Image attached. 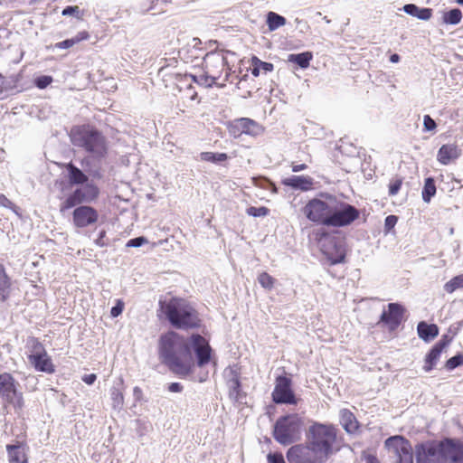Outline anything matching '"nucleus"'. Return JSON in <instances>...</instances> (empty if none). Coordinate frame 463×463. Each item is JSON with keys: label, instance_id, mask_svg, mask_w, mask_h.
<instances>
[{"label": "nucleus", "instance_id": "35", "mask_svg": "<svg viewBox=\"0 0 463 463\" xmlns=\"http://www.w3.org/2000/svg\"><path fill=\"white\" fill-rule=\"evenodd\" d=\"M312 57L311 52H305L298 54H289L288 61L298 64L302 69H306L309 66Z\"/></svg>", "mask_w": 463, "mask_h": 463}, {"label": "nucleus", "instance_id": "42", "mask_svg": "<svg viewBox=\"0 0 463 463\" xmlns=\"http://www.w3.org/2000/svg\"><path fill=\"white\" fill-rule=\"evenodd\" d=\"M461 364H463V354H456L455 356L449 358L446 362L445 367H446V369L451 371Z\"/></svg>", "mask_w": 463, "mask_h": 463}, {"label": "nucleus", "instance_id": "46", "mask_svg": "<svg viewBox=\"0 0 463 463\" xmlns=\"http://www.w3.org/2000/svg\"><path fill=\"white\" fill-rule=\"evenodd\" d=\"M191 78L193 79V80L194 82H197L201 85H204L207 87H212L214 84V83H212L211 77L208 76V74H206L205 72H204V74L200 75V76L191 75Z\"/></svg>", "mask_w": 463, "mask_h": 463}, {"label": "nucleus", "instance_id": "26", "mask_svg": "<svg viewBox=\"0 0 463 463\" xmlns=\"http://www.w3.org/2000/svg\"><path fill=\"white\" fill-rule=\"evenodd\" d=\"M9 463H28L25 448L22 444L7 445Z\"/></svg>", "mask_w": 463, "mask_h": 463}, {"label": "nucleus", "instance_id": "14", "mask_svg": "<svg viewBox=\"0 0 463 463\" xmlns=\"http://www.w3.org/2000/svg\"><path fill=\"white\" fill-rule=\"evenodd\" d=\"M439 442H429L417 447V463H445Z\"/></svg>", "mask_w": 463, "mask_h": 463}, {"label": "nucleus", "instance_id": "27", "mask_svg": "<svg viewBox=\"0 0 463 463\" xmlns=\"http://www.w3.org/2000/svg\"><path fill=\"white\" fill-rule=\"evenodd\" d=\"M227 386L230 398L234 401H239L241 399V383L235 370L231 369L229 371Z\"/></svg>", "mask_w": 463, "mask_h": 463}, {"label": "nucleus", "instance_id": "36", "mask_svg": "<svg viewBox=\"0 0 463 463\" xmlns=\"http://www.w3.org/2000/svg\"><path fill=\"white\" fill-rule=\"evenodd\" d=\"M422 199L425 203H430L431 198L436 194L435 181L432 177L425 179L424 186L422 189Z\"/></svg>", "mask_w": 463, "mask_h": 463}, {"label": "nucleus", "instance_id": "2", "mask_svg": "<svg viewBox=\"0 0 463 463\" xmlns=\"http://www.w3.org/2000/svg\"><path fill=\"white\" fill-rule=\"evenodd\" d=\"M159 306L171 325L176 328H194L200 325L197 311L184 299L173 298L169 301L160 300Z\"/></svg>", "mask_w": 463, "mask_h": 463}, {"label": "nucleus", "instance_id": "21", "mask_svg": "<svg viewBox=\"0 0 463 463\" xmlns=\"http://www.w3.org/2000/svg\"><path fill=\"white\" fill-rule=\"evenodd\" d=\"M230 131L234 136L241 134H247L251 136H258L261 133V127L254 120L248 118H241L236 119L231 126Z\"/></svg>", "mask_w": 463, "mask_h": 463}, {"label": "nucleus", "instance_id": "40", "mask_svg": "<svg viewBox=\"0 0 463 463\" xmlns=\"http://www.w3.org/2000/svg\"><path fill=\"white\" fill-rule=\"evenodd\" d=\"M258 281L264 288L271 289L274 286L275 279L267 272H262L259 275Z\"/></svg>", "mask_w": 463, "mask_h": 463}, {"label": "nucleus", "instance_id": "64", "mask_svg": "<svg viewBox=\"0 0 463 463\" xmlns=\"http://www.w3.org/2000/svg\"><path fill=\"white\" fill-rule=\"evenodd\" d=\"M456 2L460 5H463V0H456Z\"/></svg>", "mask_w": 463, "mask_h": 463}, {"label": "nucleus", "instance_id": "62", "mask_svg": "<svg viewBox=\"0 0 463 463\" xmlns=\"http://www.w3.org/2000/svg\"><path fill=\"white\" fill-rule=\"evenodd\" d=\"M390 61L392 62H398L400 61V56L396 53L392 54L391 57H390Z\"/></svg>", "mask_w": 463, "mask_h": 463}, {"label": "nucleus", "instance_id": "37", "mask_svg": "<svg viewBox=\"0 0 463 463\" xmlns=\"http://www.w3.org/2000/svg\"><path fill=\"white\" fill-rule=\"evenodd\" d=\"M267 24L269 31H275L286 24V19L274 12H269L267 15Z\"/></svg>", "mask_w": 463, "mask_h": 463}, {"label": "nucleus", "instance_id": "5", "mask_svg": "<svg viewBox=\"0 0 463 463\" xmlns=\"http://www.w3.org/2000/svg\"><path fill=\"white\" fill-rule=\"evenodd\" d=\"M304 421L298 414L280 417L274 426V439L282 445H289L300 439Z\"/></svg>", "mask_w": 463, "mask_h": 463}, {"label": "nucleus", "instance_id": "1", "mask_svg": "<svg viewBox=\"0 0 463 463\" xmlns=\"http://www.w3.org/2000/svg\"><path fill=\"white\" fill-rule=\"evenodd\" d=\"M159 355L163 364L181 377L189 376L195 366L189 339L175 332L161 336Z\"/></svg>", "mask_w": 463, "mask_h": 463}, {"label": "nucleus", "instance_id": "54", "mask_svg": "<svg viewBox=\"0 0 463 463\" xmlns=\"http://www.w3.org/2000/svg\"><path fill=\"white\" fill-rule=\"evenodd\" d=\"M184 387L179 383H172L168 385V391L171 392H181Z\"/></svg>", "mask_w": 463, "mask_h": 463}, {"label": "nucleus", "instance_id": "63", "mask_svg": "<svg viewBox=\"0 0 463 463\" xmlns=\"http://www.w3.org/2000/svg\"><path fill=\"white\" fill-rule=\"evenodd\" d=\"M193 47L196 48L199 44H201V40L199 38H194L192 40Z\"/></svg>", "mask_w": 463, "mask_h": 463}, {"label": "nucleus", "instance_id": "51", "mask_svg": "<svg viewBox=\"0 0 463 463\" xmlns=\"http://www.w3.org/2000/svg\"><path fill=\"white\" fill-rule=\"evenodd\" d=\"M398 218L395 215H388L384 221V228L386 231L392 230L397 223Z\"/></svg>", "mask_w": 463, "mask_h": 463}, {"label": "nucleus", "instance_id": "3", "mask_svg": "<svg viewBox=\"0 0 463 463\" xmlns=\"http://www.w3.org/2000/svg\"><path fill=\"white\" fill-rule=\"evenodd\" d=\"M70 136L75 146L83 148L95 159H100L107 154L105 137L90 125L73 127Z\"/></svg>", "mask_w": 463, "mask_h": 463}, {"label": "nucleus", "instance_id": "61", "mask_svg": "<svg viewBox=\"0 0 463 463\" xmlns=\"http://www.w3.org/2000/svg\"><path fill=\"white\" fill-rule=\"evenodd\" d=\"M253 68L251 69V74L255 77H258L260 75V69L256 64H251Z\"/></svg>", "mask_w": 463, "mask_h": 463}, {"label": "nucleus", "instance_id": "8", "mask_svg": "<svg viewBox=\"0 0 463 463\" xmlns=\"http://www.w3.org/2000/svg\"><path fill=\"white\" fill-rule=\"evenodd\" d=\"M334 196H327L325 200H310L304 207V213L313 222L328 226Z\"/></svg>", "mask_w": 463, "mask_h": 463}, {"label": "nucleus", "instance_id": "32", "mask_svg": "<svg viewBox=\"0 0 463 463\" xmlns=\"http://www.w3.org/2000/svg\"><path fill=\"white\" fill-rule=\"evenodd\" d=\"M11 291V281L3 265L0 264V301L8 299Z\"/></svg>", "mask_w": 463, "mask_h": 463}, {"label": "nucleus", "instance_id": "28", "mask_svg": "<svg viewBox=\"0 0 463 463\" xmlns=\"http://www.w3.org/2000/svg\"><path fill=\"white\" fill-rule=\"evenodd\" d=\"M340 422L348 433H354L358 429V421L354 415L347 409L340 411Z\"/></svg>", "mask_w": 463, "mask_h": 463}, {"label": "nucleus", "instance_id": "48", "mask_svg": "<svg viewBox=\"0 0 463 463\" xmlns=\"http://www.w3.org/2000/svg\"><path fill=\"white\" fill-rule=\"evenodd\" d=\"M147 242H148V241L146 237L140 236V237H137V238L129 240L127 242L126 246L137 248V247H140Z\"/></svg>", "mask_w": 463, "mask_h": 463}, {"label": "nucleus", "instance_id": "30", "mask_svg": "<svg viewBox=\"0 0 463 463\" xmlns=\"http://www.w3.org/2000/svg\"><path fill=\"white\" fill-rule=\"evenodd\" d=\"M403 11L414 17L420 20L428 21L432 14V9L430 8H420L414 4H408L403 6Z\"/></svg>", "mask_w": 463, "mask_h": 463}, {"label": "nucleus", "instance_id": "59", "mask_svg": "<svg viewBox=\"0 0 463 463\" xmlns=\"http://www.w3.org/2000/svg\"><path fill=\"white\" fill-rule=\"evenodd\" d=\"M307 165L306 164L293 165L292 171L293 172H300L307 169Z\"/></svg>", "mask_w": 463, "mask_h": 463}, {"label": "nucleus", "instance_id": "33", "mask_svg": "<svg viewBox=\"0 0 463 463\" xmlns=\"http://www.w3.org/2000/svg\"><path fill=\"white\" fill-rule=\"evenodd\" d=\"M123 384L122 380H120L119 383L116 386L114 385L110 389V398L112 401V407L115 410H119L122 408L124 403V396L121 389V385Z\"/></svg>", "mask_w": 463, "mask_h": 463}, {"label": "nucleus", "instance_id": "57", "mask_svg": "<svg viewBox=\"0 0 463 463\" xmlns=\"http://www.w3.org/2000/svg\"><path fill=\"white\" fill-rule=\"evenodd\" d=\"M105 233V231L100 232L99 236L95 240V243L99 247H103L106 245V243L103 241Z\"/></svg>", "mask_w": 463, "mask_h": 463}, {"label": "nucleus", "instance_id": "4", "mask_svg": "<svg viewBox=\"0 0 463 463\" xmlns=\"http://www.w3.org/2000/svg\"><path fill=\"white\" fill-rule=\"evenodd\" d=\"M308 445L324 461L333 452V445L336 439L335 429L323 424H315L309 429Z\"/></svg>", "mask_w": 463, "mask_h": 463}, {"label": "nucleus", "instance_id": "6", "mask_svg": "<svg viewBox=\"0 0 463 463\" xmlns=\"http://www.w3.org/2000/svg\"><path fill=\"white\" fill-rule=\"evenodd\" d=\"M19 383L9 373H0V398L15 410L24 406L23 392L18 390Z\"/></svg>", "mask_w": 463, "mask_h": 463}, {"label": "nucleus", "instance_id": "44", "mask_svg": "<svg viewBox=\"0 0 463 463\" xmlns=\"http://www.w3.org/2000/svg\"><path fill=\"white\" fill-rule=\"evenodd\" d=\"M52 77L48 75L39 76L35 79V86L39 89H45L52 82Z\"/></svg>", "mask_w": 463, "mask_h": 463}, {"label": "nucleus", "instance_id": "10", "mask_svg": "<svg viewBox=\"0 0 463 463\" xmlns=\"http://www.w3.org/2000/svg\"><path fill=\"white\" fill-rule=\"evenodd\" d=\"M99 194V189L92 183H87L83 188L75 189L60 205V211H65L73 208L84 202H90Z\"/></svg>", "mask_w": 463, "mask_h": 463}, {"label": "nucleus", "instance_id": "58", "mask_svg": "<svg viewBox=\"0 0 463 463\" xmlns=\"http://www.w3.org/2000/svg\"><path fill=\"white\" fill-rule=\"evenodd\" d=\"M11 202L2 194H0V206L9 207L11 205Z\"/></svg>", "mask_w": 463, "mask_h": 463}, {"label": "nucleus", "instance_id": "47", "mask_svg": "<svg viewBox=\"0 0 463 463\" xmlns=\"http://www.w3.org/2000/svg\"><path fill=\"white\" fill-rule=\"evenodd\" d=\"M402 178H397V179L392 181L389 184V195H391V196L396 195L399 193V191L402 187Z\"/></svg>", "mask_w": 463, "mask_h": 463}, {"label": "nucleus", "instance_id": "55", "mask_svg": "<svg viewBox=\"0 0 463 463\" xmlns=\"http://www.w3.org/2000/svg\"><path fill=\"white\" fill-rule=\"evenodd\" d=\"M97 379V375L95 373H90V374H85L83 377H82V381L88 384V385H91L94 383V382L96 381Z\"/></svg>", "mask_w": 463, "mask_h": 463}, {"label": "nucleus", "instance_id": "41", "mask_svg": "<svg viewBox=\"0 0 463 463\" xmlns=\"http://www.w3.org/2000/svg\"><path fill=\"white\" fill-rule=\"evenodd\" d=\"M246 213L248 215L253 216V217H265L269 214V210L265 206H261V207L250 206V207L247 208Z\"/></svg>", "mask_w": 463, "mask_h": 463}, {"label": "nucleus", "instance_id": "53", "mask_svg": "<svg viewBox=\"0 0 463 463\" xmlns=\"http://www.w3.org/2000/svg\"><path fill=\"white\" fill-rule=\"evenodd\" d=\"M268 461L269 463H285L284 458L280 454H269Z\"/></svg>", "mask_w": 463, "mask_h": 463}, {"label": "nucleus", "instance_id": "16", "mask_svg": "<svg viewBox=\"0 0 463 463\" xmlns=\"http://www.w3.org/2000/svg\"><path fill=\"white\" fill-rule=\"evenodd\" d=\"M287 458L289 463L323 462L309 445H296L291 447L287 453Z\"/></svg>", "mask_w": 463, "mask_h": 463}, {"label": "nucleus", "instance_id": "29", "mask_svg": "<svg viewBox=\"0 0 463 463\" xmlns=\"http://www.w3.org/2000/svg\"><path fill=\"white\" fill-rule=\"evenodd\" d=\"M419 336L425 342H430L434 339L439 334V328L434 324H427L426 322H420L417 326Z\"/></svg>", "mask_w": 463, "mask_h": 463}, {"label": "nucleus", "instance_id": "25", "mask_svg": "<svg viewBox=\"0 0 463 463\" xmlns=\"http://www.w3.org/2000/svg\"><path fill=\"white\" fill-rule=\"evenodd\" d=\"M67 171V178L71 185L84 184L88 182L87 175L72 163H68L65 165Z\"/></svg>", "mask_w": 463, "mask_h": 463}, {"label": "nucleus", "instance_id": "56", "mask_svg": "<svg viewBox=\"0 0 463 463\" xmlns=\"http://www.w3.org/2000/svg\"><path fill=\"white\" fill-rule=\"evenodd\" d=\"M143 392L140 387L136 386L133 389V396L136 401H140L142 399Z\"/></svg>", "mask_w": 463, "mask_h": 463}, {"label": "nucleus", "instance_id": "7", "mask_svg": "<svg viewBox=\"0 0 463 463\" xmlns=\"http://www.w3.org/2000/svg\"><path fill=\"white\" fill-rule=\"evenodd\" d=\"M359 217V211L353 205L333 198L328 226L344 227Z\"/></svg>", "mask_w": 463, "mask_h": 463}, {"label": "nucleus", "instance_id": "50", "mask_svg": "<svg viewBox=\"0 0 463 463\" xmlns=\"http://www.w3.org/2000/svg\"><path fill=\"white\" fill-rule=\"evenodd\" d=\"M423 125L424 128L427 131H431L436 128V122L430 118L429 115H425L423 118Z\"/></svg>", "mask_w": 463, "mask_h": 463}, {"label": "nucleus", "instance_id": "17", "mask_svg": "<svg viewBox=\"0 0 463 463\" xmlns=\"http://www.w3.org/2000/svg\"><path fill=\"white\" fill-rule=\"evenodd\" d=\"M190 348L193 347L197 357V365L203 367L211 359L212 348L204 337L200 335H193L189 338Z\"/></svg>", "mask_w": 463, "mask_h": 463}, {"label": "nucleus", "instance_id": "60", "mask_svg": "<svg viewBox=\"0 0 463 463\" xmlns=\"http://www.w3.org/2000/svg\"><path fill=\"white\" fill-rule=\"evenodd\" d=\"M365 463H379L377 458L373 455H366L364 457Z\"/></svg>", "mask_w": 463, "mask_h": 463}, {"label": "nucleus", "instance_id": "43", "mask_svg": "<svg viewBox=\"0 0 463 463\" xmlns=\"http://www.w3.org/2000/svg\"><path fill=\"white\" fill-rule=\"evenodd\" d=\"M61 14L64 16H74L80 19L82 14L78 5H70L62 10Z\"/></svg>", "mask_w": 463, "mask_h": 463}, {"label": "nucleus", "instance_id": "20", "mask_svg": "<svg viewBox=\"0 0 463 463\" xmlns=\"http://www.w3.org/2000/svg\"><path fill=\"white\" fill-rule=\"evenodd\" d=\"M98 217V212L88 205H80L72 213L73 224L78 228H84L95 223Z\"/></svg>", "mask_w": 463, "mask_h": 463}, {"label": "nucleus", "instance_id": "39", "mask_svg": "<svg viewBox=\"0 0 463 463\" xmlns=\"http://www.w3.org/2000/svg\"><path fill=\"white\" fill-rule=\"evenodd\" d=\"M463 288V274L451 279L444 285V289L448 293H453L455 290Z\"/></svg>", "mask_w": 463, "mask_h": 463}, {"label": "nucleus", "instance_id": "45", "mask_svg": "<svg viewBox=\"0 0 463 463\" xmlns=\"http://www.w3.org/2000/svg\"><path fill=\"white\" fill-rule=\"evenodd\" d=\"M251 64H256L260 67V70L264 71L265 72L272 71L274 69V66L272 63L260 61L259 58L253 56L251 58Z\"/></svg>", "mask_w": 463, "mask_h": 463}, {"label": "nucleus", "instance_id": "24", "mask_svg": "<svg viewBox=\"0 0 463 463\" xmlns=\"http://www.w3.org/2000/svg\"><path fill=\"white\" fill-rule=\"evenodd\" d=\"M461 155L460 149L455 144H446L440 146L438 151L437 159L443 165H447L450 162L458 159Z\"/></svg>", "mask_w": 463, "mask_h": 463}, {"label": "nucleus", "instance_id": "9", "mask_svg": "<svg viewBox=\"0 0 463 463\" xmlns=\"http://www.w3.org/2000/svg\"><path fill=\"white\" fill-rule=\"evenodd\" d=\"M319 246L331 264L341 263L345 260V250L342 240L339 238L324 234L319 240Z\"/></svg>", "mask_w": 463, "mask_h": 463}, {"label": "nucleus", "instance_id": "31", "mask_svg": "<svg viewBox=\"0 0 463 463\" xmlns=\"http://www.w3.org/2000/svg\"><path fill=\"white\" fill-rule=\"evenodd\" d=\"M283 184L294 189L307 190L312 184L309 177L292 175L283 180Z\"/></svg>", "mask_w": 463, "mask_h": 463}, {"label": "nucleus", "instance_id": "19", "mask_svg": "<svg viewBox=\"0 0 463 463\" xmlns=\"http://www.w3.org/2000/svg\"><path fill=\"white\" fill-rule=\"evenodd\" d=\"M442 448L445 463L449 460L451 463H463V444L452 439H445L439 441Z\"/></svg>", "mask_w": 463, "mask_h": 463}, {"label": "nucleus", "instance_id": "49", "mask_svg": "<svg viewBox=\"0 0 463 463\" xmlns=\"http://www.w3.org/2000/svg\"><path fill=\"white\" fill-rule=\"evenodd\" d=\"M79 41H80V39H78V38L67 39L62 42L57 43L55 44V47L58 49H68V48L72 47Z\"/></svg>", "mask_w": 463, "mask_h": 463}, {"label": "nucleus", "instance_id": "13", "mask_svg": "<svg viewBox=\"0 0 463 463\" xmlns=\"http://www.w3.org/2000/svg\"><path fill=\"white\" fill-rule=\"evenodd\" d=\"M28 359L37 371L46 373H52L55 371L51 357L47 354L43 345L36 340L33 341V351Z\"/></svg>", "mask_w": 463, "mask_h": 463}, {"label": "nucleus", "instance_id": "18", "mask_svg": "<svg viewBox=\"0 0 463 463\" xmlns=\"http://www.w3.org/2000/svg\"><path fill=\"white\" fill-rule=\"evenodd\" d=\"M190 348L193 347L197 357V365L203 367L211 359L212 348L204 337L200 335H193L189 338Z\"/></svg>", "mask_w": 463, "mask_h": 463}, {"label": "nucleus", "instance_id": "11", "mask_svg": "<svg viewBox=\"0 0 463 463\" xmlns=\"http://www.w3.org/2000/svg\"><path fill=\"white\" fill-rule=\"evenodd\" d=\"M384 444L398 458V463H413L411 446L403 437H390L385 440Z\"/></svg>", "mask_w": 463, "mask_h": 463}, {"label": "nucleus", "instance_id": "34", "mask_svg": "<svg viewBox=\"0 0 463 463\" xmlns=\"http://www.w3.org/2000/svg\"><path fill=\"white\" fill-rule=\"evenodd\" d=\"M461 18V11L458 8H454L442 14L441 23L444 24L456 25L460 23Z\"/></svg>", "mask_w": 463, "mask_h": 463}, {"label": "nucleus", "instance_id": "22", "mask_svg": "<svg viewBox=\"0 0 463 463\" xmlns=\"http://www.w3.org/2000/svg\"><path fill=\"white\" fill-rule=\"evenodd\" d=\"M449 339L444 335L435 345L431 348L430 353L426 355L425 364L423 370L426 373L430 372L439 361L442 351L449 345Z\"/></svg>", "mask_w": 463, "mask_h": 463}, {"label": "nucleus", "instance_id": "23", "mask_svg": "<svg viewBox=\"0 0 463 463\" xmlns=\"http://www.w3.org/2000/svg\"><path fill=\"white\" fill-rule=\"evenodd\" d=\"M388 309V312L383 311L382 313L380 321L397 326L402 321L404 308L398 303H390Z\"/></svg>", "mask_w": 463, "mask_h": 463}, {"label": "nucleus", "instance_id": "12", "mask_svg": "<svg viewBox=\"0 0 463 463\" xmlns=\"http://www.w3.org/2000/svg\"><path fill=\"white\" fill-rule=\"evenodd\" d=\"M227 64L225 56L219 52H211L204 55L203 60V70L211 77L212 83L222 76V71Z\"/></svg>", "mask_w": 463, "mask_h": 463}, {"label": "nucleus", "instance_id": "38", "mask_svg": "<svg viewBox=\"0 0 463 463\" xmlns=\"http://www.w3.org/2000/svg\"><path fill=\"white\" fill-rule=\"evenodd\" d=\"M200 157L203 161L221 163L225 161L228 158V156L225 153L203 152L201 153Z\"/></svg>", "mask_w": 463, "mask_h": 463}, {"label": "nucleus", "instance_id": "15", "mask_svg": "<svg viewBox=\"0 0 463 463\" xmlns=\"http://www.w3.org/2000/svg\"><path fill=\"white\" fill-rule=\"evenodd\" d=\"M272 400L278 404H296L297 400L291 390V380L286 376H279L272 392Z\"/></svg>", "mask_w": 463, "mask_h": 463}, {"label": "nucleus", "instance_id": "52", "mask_svg": "<svg viewBox=\"0 0 463 463\" xmlns=\"http://www.w3.org/2000/svg\"><path fill=\"white\" fill-rule=\"evenodd\" d=\"M124 305L121 301H118L116 306H114L111 310L110 314L113 317H118L122 311H123Z\"/></svg>", "mask_w": 463, "mask_h": 463}]
</instances>
